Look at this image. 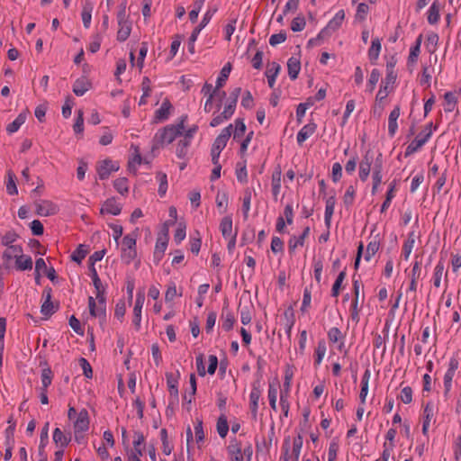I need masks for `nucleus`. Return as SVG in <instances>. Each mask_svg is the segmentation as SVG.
I'll return each mask as SVG.
<instances>
[{
  "label": "nucleus",
  "instance_id": "22",
  "mask_svg": "<svg viewBox=\"0 0 461 461\" xmlns=\"http://www.w3.org/2000/svg\"><path fill=\"white\" fill-rule=\"evenodd\" d=\"M122 207L118 204L114 198L107 199L103 207L100 210L101 214L110 213L113 215H118L121 213Z\"/></svg>",
  "mask_w": 461,
  "mask_h": 461
},
{
  "label": "nucleus",
  "instance_id": "58",
  "mask_svg": "<svg viewBox=\"0 0 461 461\" xmlns=\"http://www.w3.org/2000/svg\"><path fill=\"white\" fill-rule=\"evenodd\" d=\"M157 178L159 181V186H158V194L160 196H164L167 193V175L161 172H158L157 175Z\"/></svg>",
  "mask_w": 461,
  "mask_h": 461
},
{
  "label": "nucleus",
  "instance_id": "20",
  "mask_svg": "<svg viewBox=\"0 0 461 461\" xmlns=\"http://www.w3.org/2000/svg\"><path fill=\"white\" fill-rule=\"evenodd\" d=\"M90 81L86 77H81L74 82L73 93L77 96H82L90 89Z\"/></svg>",
  "mask_w": 461,
  "mask_h": 461
},
{
  "label": "nucleus",
  "instance_id": "26",
  "mask_svg": "<svg viewBox=\"0 0 461 461\" xmlns=\"http://www.w3.org/2000/svg\"><path fill=\"white\" fill-rule=\"evenodd\" d=\"M172 109V104L169 102L168 99H165L160 106L156 112H155V119L158 122H164L166 121L169 114L170 110Z\"/></svg>",
  "mask_w": 461,
  "mask_h": 461
},
{
  "label": "nucleus",
  "instance_id": "16",
  "mask_svg": "<svg viewBox=\"0 0 461 461\" xmlns=\"http://www.w3.org/2000/svg\"><path fill=\"white\" fill-rule=\"evenodd\" d=\"M89 428V415L86 409H82L77 414L74 422V429L76 432H85Z\"/></svg>",
  "mask_w": 461,
  "mask_h": 461
},
{
  "label": "nucleus",
  "instance_id": "2",
  "mask_svg": "<svg viewBox=\"0 0 461 461\" xmlns=\"http://www.w3.org/2000/svg\"><path fill=\"white\" fill-rule=\"evenodd\" d=\"M19 239V235L14 230H8L3 236H1V244L6 247V249L3 252L2 258L4 261L10 262L13 259V255L17 253H23V248L20 245H13Z\"/></svg>",
  "mask_w": 461,
  "mask_h": 461
},
{
  "label": "nucleus",
  "instance_id": "14",
  "mask_svg": "<svg viewBox=\"0 0 461 461\" xmlns=\"http://www.w3.org/2000/svg\"><path fill=\"white\" fill-rule=\"evenodd\" d=\"M241 93V87H235L230 93L224 107V116H232L234 113L239 96Z\"/></svg>",
  "mask_w": 461,
  "mask_h": 461
},
{
  "label": "nucleus",
  "instance_id": "46",
  "mask_svg": "<svg viewBox=\"0 0 461 461\" xmlns=\"http://www.w3.org/2000/svg\"><path fill=\"white\" fill-rule=\"evenodd\" d=\"M191 144V141L187 140H180L176 145V154L179 158H185L188 152V148Z\"/></svg>",
  "mask_w": 461,
  "mask_h": 461
},
{
  "label": "nucleus",
  "instance_id": "4",
  "mask_svg": "<svg viewBox=\"0 0 461 461\" xmlns=\"http://www.w3.org/2000/svg\"><path fill=\"white\" fill-rule=\"evenodd\" d=\"M459 361L460 358L458 352L454 354L449 360L447 370L444 375V396L446 399H448L451 396L452 381L459 367Z\"/></svg>",
  "mask_w": 461,
  "mask_h": 461
},
{
  "label": "nucleus",
  "instance_id": "43",
  "mask_svg": "<svg viewBox=\"0 0 461 461\" xmlns=\"http://www.w3.org/2000/svg\"><path fill=\"white\" fill-rule=\"evenodd\" d=\"M229 431L227 417L222 413L217 420V432L221 438H224Z\"/></svg>",
  "mask_w": 461,
  "mask_h": 461
},
{
  "label": "nucleus",
  "instance_id": "53",
  "mask_svg": "<svg viewBox=\"0 0 461 461\" xmlns=\"http://www.w3.org/2000/svg\"><path fill=\"white\" fill-rule=\"evenodd\" d=\"M414 234L413 232H411L407 240L404 242L403 244V247H402V254H403V257H404V259L407 260L411 253V250L413 249V246H414Z\"/></svg>",
  "mask_w": 461,
  "mask_h": 461
},
{
  "label": "nucleus",
  "instance_id": "52",
  "mask_svg": "<svg viewBox=\"0 0 461 461\" xmlns=\"http://www.w3.org/2000/svg\"><path fill=\"white\" fill-rule=\"evenodd\" d=\"M250 203H251V191L249 188H247L244 191V197L242 203V211L244 219L247 220L249 217V212L250 210Z\"/></svg>",
  "mask_w": 461,
  "mask_h": 461
},
{
  "label": "nucleus",
  "instance_id": "19",
  "mask_svg": "<svg viewBox=\"0 0 461 461\" xmlns=\"http://www.w3.org/2000/svg\"><path fill=\"white\" fill-rule=\"evenodd\" d=\"M15 267L17 270L25 271L32 269V259L23 253L14 254Z\"/></svg>",
  "mask_w": 461,
  "mask_h": 461
},
{
  "label": "nucleus",
  "instance_id": "62",
  "mask_svg": "<svg viewBox=\"0 0 461 461\" xmlns=\"http://www.w3.org/2000/svg\"><path fill=\"white\" fill-rule=\"evenodd\" d=\"M136 249H122V259L125 262V264L129 265L136 258Z\"/></svg>",
  "mask_w": 461,
  "mask_h": 461
},
{
  "label": "nucleus",
  "instance_id": "21",
  "mask_svg": "<svg viewBox=\"0 0 461 461\" xmlns=\"http://www.w3.org/2000/svg\"><path fill=\"white\" fill-rule=\"evenodd\" d=\"M316 123L311 122L304 125L297 133V142L302 145L309 137H311L316 131Z\"/></svg>",
  "mask_w": 461,
  "mask_h": 461
},
{
  "label": "nucleus",
  "instance_id": "56",
  "mask_svg": "<svg viewBox=\"0 0 461 461\" xmlns=\"http://www.w3.org/2000/svg\"><path fill=\"white\" fill-rule=\"evenodd\" d=\"M236 176L239 182L240 183H247L248 181V173L246 169V164L245 163H237L236 166Z\"/></svg>",
  "mask_w": 461,
  "mask_h": 461
},
{
  "label": "nucleus",
  "instance_id": "7",
  "mask_svg": "<svg viewBox=\"0 0 461 461\" xmlns=\"http://www.w3.org/2000/svg\"><path fill=\"white\" fill-rule=\"evenodd\" d=\"M375 159L374 153L371 150H368L359 163V178L362 182H366L367 180L372 164H375Z\"/></svg>",
  "mask_w": 461,
  "mask_h": 461
},
{
  "label": "nucleus",
  "instance_id": "6",
  "mask_svg": "<svg viewBox=\"0 0 461 461\" xmlns=\"http://www.w3.org/2000/svg\"><path fill=\"white\" fill-rule=\"evenodd\" d=\"M303 438L301 434H298L297 437L294 438L293 441V450L292 455L289 456V448H290V438H287L285 439L283 450H284V460L285 461H299V456L301 453V449L303 447Z\"/></svg>",
  "mask_w": 461,
  "mask_h": 461
},
{
  "label": "nucleus",
  "instance_id": "34",
  "mask_svg": "<svg viewBox=\"0 0 461 461\" xmlns=\"http://www.w3.org/2000/svg\"><path fill=\"white\" fill-rule=\"evenodd\" d=\"M370 376H371L370 370L366 369V371L362 376L361 390H360V393H359V399H360L361 403H363V404L366 402V395L368 393V384H369Z\"/></svg>",
  "mask_w": 461,
  "mask_h": 461
},
{
  "label": "nucleus",
  "instance_id": "13",
  "mask_svg": "<svg viewBox=\"0 0 461 461\" xmlns=\"http://www.w3.org/2000/svg\"><path fill=\"white\" fill-rule=\"evenodd\" d=\"M166 378H167V384L168 392L173 400V403H177V402H178L179 372H177L176 375H174L173 373H167Z\"/></svg>",
  "mask_w": 461,
  "mask_h": 461
},
{
  "label": "nucleus",
  "instance_id": "3",
  "mask_svg": "<svg viewBox=\"0 0 461 461\" xmlns=\"http://www.w3.org/2000/svg\"><path fill=\"white\" fill-rule=\"evenodd\" d=\"M231 132L232 124H230L229 126L225 127L214 140V142L211 149L212 164H217V161H219L220 154L221 150L226 147L227 142L231 135Z\"/></svg>",
  "mask_w": 461,
  "mask_h": 461
},
{
  "label": "nucleus",
  "instance_id": "9",
  "mask_svg": "<svg viewBox=\"0 0 461 461\" xmlns=\"http://www.w3.org/2000/svg\"><path fill=\"white\" fill-rule=\"evenodd\" d=\"M119 166L113 163L109 158L99 162L96 170L101 180L107 179L112 172L118 171Z\"/></svg>",
  "mask_w": 461,
  "mask_h": 461
},
{
  "label": "nucleus",
  "instance_id": "42",
  "mask_svg": "<svg viewBox=\"0 0 461 461\" xmlns=\"http://www.w3.org/2000/svg\"><path fill=\"white\" fill-rule=\"evenodd\" d=\"M439 20V4L438 1H434L430 5L428 12V22L430 24H435Z\"/></svg>",
  "mask_w": 461,
  "mask_h": 461
},
{
  "label": "nucleus",
  "instance_id": "10",
  "mask_svg": "<svg viewBox=\"0 0 461 461\" xmlns=\"http://www.w3.org/2000/svg\"><path fill=\"white\" fill-rule=\"evenodd\" d=\"M36 213L40 216H50L58 212V206L49 200L35 203Z\"/></svg>",
  "mask_w": 461,
  "mask_h": 461
},
{
  "label": "nucleus",
  "instance_id": "49",
  "mask_svg": "<svg viewBox=\"0 0 461 461\" xmlns=\"http://www.w3.org/2000/svg\"><path fill=\"white\" fill-rule=\"evenodd\" d=\"M7 177H8V181L6 184L7 193L10 195L17 194L18 191H17V187H16V184H15V179H16L15 175L14 174L13 171L9 170L7 172Z\"/></svg>",
  "mask_w": 461,
  "mask_h": 461
},
{
  "label": "nucleus",
  "instance_id": "29",
  "mask_svg": "<svg viewBox=\"0 0 461 461\" xmlns=\"http://www.w3.org/2000/svg\"><path fill=\"white\" fill-rule=\"evenodd\" d=\"M281 69V67L276 62H272L266 71V76L267 77V83L270 88H274L276 78Z\"/></svg>",
  "mask_w": 461,
  "mask_h": 461
},
{
  "label": "nucleus",
  "instance_id": "17",
  "mask_svg": "<svg viewBox=\"0 0 461 461\" xmlns=\"http://www.w3.org/2000/svg\"><path fill=\"white\" fill-rule=\"evenodd\" d=\"M383 167H384L383 155H382V153H379L376 156V158L375 159V164L372 167V171H373L372 179H373L374 185H380V184L382 182V178H383V176H382Z\"/></svg>",
  "mask_w": 461,
  "mask_h": 461
},
{
  "label": "nucleus",
  "instance_id": "32",
  "mask_svg": "<svg viewBox=\"0 0 461 461\" xmlns=\"http://www.w3.org/2000/svg\"><path fill=\"white\" fill-rule=\"evenodd\" d=\"M457 104V97L456 93L447 92L444 95V111L446 113H451L455 110Z\"/></svg>",
  "mask_w": 461,
  "mask_h": 461
},
{
  "label": "nucleus",
  "instance_id": "44",
  "mask_svg": "<svg viewBox=\"0 0 461 461\" xmlns=\"http://www.w3.org/2000/svg\"><path fill=\"white\" fill-rule=\"evenodd\" d=\"M145 438L140 431L134 432V440H133V447L134 450L131 453L143 455V449L140 446L144 443Z\"/></svg>",
  "mask_w": 461,
  "mask_h": 461
},
{
  "label": "nucleus",
  "instance_id": "55",
  "mask_svg": "<svg viewBox=\"0 0 461 461\" xmlns=\"http://www.w3.org/2000/svg\"><path fill=\"white\" fill-rule=\"evenodd\" d=\"M234 322H235V318H234V315L230 312H228L225 314H222L221 327L225 331H230V330H232Z\"/></svg>",
  "mask_w": 461,
  "mask_h": 461
},
{
  "label": "nucleus",
  "instance_id": "63",
  "mask_svg": "<svg viewBox=\"0 0 461 461\" xmlns=\"http://www.w3.org/2000/svg\"><path fill=\"white\" fill-rule=\"evenodd\" d=\"M380 76H381V74L378 69L374 68L371 71V74H370V77L368 79V84H367V89L369 92H372L375 89V85L379 81Z\"/></svg>",
  "mask_w": 461,
  "mask_h": 461
},
{
  "label": "nucleus",
  "instance_id": "33",
  "mask_svg": "<svg viewBox=\"0 0 461 461\" xmlns=\"http://www.w3.org/2000/svg\"><path fill=\"white\" fill-rule=\"evenodd\" d=\"M93 9H94L93 4L90 1L86 0L85 2V4L83 5V9H82V14H81L83 24L86 28H89V26H90Z\"/></svg>",
  "mask_w": 461,
  "mask_h": 461
},
{
  "label": "nucleus",
  "instance_id": "27",
  "mask_svg": "<svg viewBox=\"0 0 461 461\" xmlns=\"http://www.w3.org/2000/svg\"><path fill=\"white\" fill-rule=\"evenodd\" d=\"M287 70L289 77L295 80L298 77L301 70V62L298 58L291 57L287 61Z\"/></svg>",
  "mask_w": 461,
  "mask_h": 461
},
{
  "label": "nucleus",
  "instance_id": "64",
  "mask_svg": "<svg viewBox=\"0 0 461 461\" xmlns=\"http://www.w3.org/2000/svg\"><path fill=\"white\" fill-rule=\"evenodd\" d=\"M438 36L436 33L431 32L427 36L426 47L429 52L435 51L436 46L438 44Z\"/></svg>",
  "mask_w": 461,
  "mask_h": 461
},
{
  "label": "nucleus",
  "instance_id": "30",
  "mask_svg": "<svg viewBox=\"0 0 461 461\" xmlns=\"http://www.w3.org/2000/svg\"><path fill=\"white\" fill-rule=\"evenodd\" d=\"M422 41V35H419V37L416 39L415 44L411 46L410 50V54L408 57V66L413 65L417 62L418 57L420 52V45Z\"/></svg>",
  "mask_w": 461,
  "mask_h": 461
},
{
  "label": "nucleus",
  "instance_id": "51",
  "mask_svg": "<svg viewBox=\"0 0 461 461\" xmlns=\"http://www.w3.org/2000/svg\"><path fill=\"white\" fill-rule=\"evenodd\" d=\"M380 243L378 240H372L367 244L366 251L365 254V260L370 261L375 254L378 251Z\"/></svg>",
  "mask_w": 461,
  "mask_h": 461
},
{
  "label": "nucleus",
  "instance_id": "47",
  "mask_svg": "<svg viewBox=\"0 0 461 461\" xmlns=\"http://www.w3.org/2000/svg\"><path fill=\"white\" fill-rule=\"evenodd\" d=\"M345 18V12L344 10H339L336 14L335 16L333 17V19H331L329 23H328V25L330 26V28H331L334 32H336L342 24V22Z\"/></svg>",
  "mask_w": 461,
  "mask_h": 461
},
{
  "label": "nucleus",
  "instance_id": "59",
  "mask_svg": "<svg viewBox=\"0 0 461 461\" xmlns=\"http://www.w3.org/2000/svg\"><path fill=\"white\" fill-rule=\"evenodd\" d=\"M368 13H369V6L365 3H360L357 5L355 18H356V20L362 22V21L366 20Z\"/></svg>",
  "mask_w": 461,
  "mask_h": 461
},
{
  "label": "nucleus",
  "instance_id": "18",
  "mask_svg": "<svg viewBox=\"0 0 461 461\" xmlns=\"http://www.w3.org/2000/svg\"><path fill=\"white\" fill-rule=\"evenodd\" d=\"M310 234V227L307 226L303 230V233L300 236H292L288 241V249L290 253H294L295 249L298 246H303L304 240L306 238H308Z\"/></svg>",
  "mask_w": 461,
  "mask_h": 461
},
{
  "label": "nucleus",
  "instance_id": "28",
  "mask_svg": "<svg viewBox=\"0 0 461 461\" xmlns=\"http://www.w3.org/2000/svg\"><path fill=\"white\" fill-rule=\"evenodd\" d=\"M335 203H336V199H335V196H333V195L330 196L326 200L324 221H325V225H326L327 229L330 228L331 217L334 213Z\"/></svg>",
  "mask_w": 461,
  "mask_h": 461
},
{
  "label": "nucleus",
  "instance_id": "38",
  "mask_svg": "<svg viewBox=\"0 0 461 461\" xmlns=\"http://www.w3.org/2000/svg\"><path fill=\"white\" fill-rule=\"evenodd\" d=\"M281 168L278 166L272 174V193L275 197L278 195L281 189Z\"/></svg>",
  "mask_w": 461,
  "mask_h": 461
},
{
  "label": "nucleus",
  "instance_id": "40",
  "mask_svg": "<svg viewBox=\"0 0 461 461\" xmlns=\"http://www.w3.org/2000/svg\"><path fill=\"white\" fill-rule=\"evenodd\" d=\"M25 120H26V114L23 113H21L13 122H11L7 125L6 131L9 134H13V133L16 132L20 129V127L25 122Z\"/></svg>",
  "mask_w": 461,
  "mask_h": 461
},
{
  "label": "nucleus",
  "instance_id": "45",
  "mask_svg": "<svg viewBox=\"0 0 461 461\" xmlns=\"http://www.w3.org/2000/svg\"><path fill=\"white\" fill-rule=\"evenodd\" d=\"M444 269H445L444 264L440 260L435 267L434 275L432 277L433 285L437 288L440 286L441 278L444 274Z\"/></svg>",
  "mask_w": 461,
  "mask_h": 461
},
{
  "label": "nucleus",
  "instance_id": "37",
  "mask_svg": "<svg viewBox=\"0 0 461 461\" xmlns=\"http://www.w3.org/2000/svg\"><path fill=\"white\" fill-rule=\"evenodd\" d=\"M118 25H119V30L117 32V41H125L131 34V23L126 22V23H118Z\"/></svg>",
  "mask_w": 461,
  "mask_h": 461
},
{
  "label": "nucleus",
  "instance_id": "15",
  "mask_svg": "<svg viewBox=\"0 0 461 461\" xmlns=\"http://www.w3.org/2000/svg\"><path fill=\"white\" fill-rule=\"evenodd\" d=\"M88 308L91 316L99 318L101 321L106 320V306L98 304L96 305L95 299L93 296L88 297Z\"/></svg>",
  "mask_w": 461,
  "mask_h": 461
},
{
  "label": "nucleus",
  "instance_id": "31",
  "mask_svg": "<svg viewBox=\"0 0 461 461\" xmlns=\"http://www.w3.org/2000/svg\"><path fill=\"white\" fill-rule=\"evenodd\" d=\"M88 253H89V247L85 244H80L73 251L70 258H71L72 261H75L77 264H81L82 260L86 257V255Z\"/></svg>",
  "mask_w": 461,
  "mask_h": 461
},
{
  "label": "nucleus",
  "instance_id": "54",
  "mask_svg": "<svg viewBox=\"0 0 461 461\" xmlns=\"http://www.w3.org/2000/svg\"><path fill=\"white\" fill-rule=\"evenodd\" d=\"M346 277V270L341 271L337 276L331 289V295L337 297L339 294L341 285Z\"/></svg>",
  "mask_w": 461,
  "mask_h": 461
},
{
  "label": "nucleus",
  "instance_id": "39",
  "mask_svg": "<svg viewBox=\"0 0 461 461\" xmlns=\"http://www.w3.org/2000/svg\"><path fill=\"white\" fill-rule=\"evenodd\" d=\"M230 71H231V64L230 62H228L227 64L224 65V67L221 68V70L220 72V75L216 81V89H220L221 87H222L225 85V83L230 76Z\"/></svg>",
  "mask_w": 461,
  "mask_h": 461
},
{
  "label": "nucleus",
  "instance_id": "11",
  "mask_svg": "<svg viewBox=\"0 0 461 461\" xmlns=\"http://www.w3.org/2000/svg\"><path fill=\"white\" fill-rule=\"evenodd\" d=\"M51 288H46L43 291V296H45V301L41 305V312L47 317L55 313L59 309V303L54 304L51 302Z\"/></svg>",
  "mask_w": 461,
  "mask_h": 461
},
{
  "label": "nucleus",
  "instance_id": "24",
  "mask_svg": "<svg viewBox=\"0 0 461 461\" xmlns=\"http://www.w3.org/2000/svg\"><path fill=\"white\" fill-rule=\"evenodd\" d=\"M400 106L396 105L393 111L389 114L388 118V133L391 137L394 136L398 125H397V119L400 116Z\"/></svg>",
  "mask_w": 461,
  "mask_h": 461
},
{
  "label": "nucleus",
  "instance_id": "41",
  "mask_svg": "<svg viewBox=\"0 0 461 461\" xmlns=\"http://www.w3.org/2000/svg\"><path fill=\"white\" fill-rule=\"evenodd\" d=\"M49 422H46L43 428L41 429L40 445L38 448L39 456H42V454L45 453V447L48 443L49 438Z\"/></svg>",
  "mask_w": 461,
  "mask_h": 461
},
{
  "label": "nucleus",
  "instance_id": "12",
  "mask_svg": "<svg viewBox=\"0 0 461 461\" xmlns=\"http://www.w3.org/2000/svg\"><path fill=\"white\" fill-rule=\"evenodd\" d=\"M397 75L387 73L384 80L382 81L380 89L376 95V101L382 102L385 99L390 92V86L393 85L396 81Z\"/></svg>",
  "mask_w": 461,
  "mask_h": 461
},
{
  "label": "nucleus",
  "instance_id": "5",
  "mask_svg": "<svg viewBox=\"0 0 461 461\" xmlns=\"http://www.w3.org/2000/svg\"><path fill=\"white\" fill-rule=\"evenodd\" d=\"M432 122L426 125L425 129L407 146L404 156L409 157L418 151L430 138Z\"/></svg>",
  "mask_w": 461,
  "mask_h": 461
},
{
  "label": "nucleus",
  "instance_id": "57",
  "mask_svg": "<svg viewBox=\"0 0 461 461\" xmlns=\"http://www.w3.org/2000/svg\"><path fill=\"white\" fill-rule=\"evenodd\" d=\"M194 434H195V441L197 444L203 442L204 440V432L203 429V420L201 419H196V422L194 425Z\"/></svg>",
  "mask_w": 461,
  "mask_h": 461
},
{
  "label": "nucleus",
  "instance_id": "23",
  "mask_svg": "<svg viewBox=\"0 0 461 461\" xmlns=\"http://www.w3.org/2000/svg\"><path fill=\"white\" fill-rule=\"evenodd\" d=\"M53 441L60 449H64L71 441L70 434L66 435L59 428H56L53 431Z\"/></svg>",
  "mask_w": 461,
  "mask_h": 461
},
{
  "label": "nucleus",
  "instance_id": "35",
  "mask_svg": "<svg viewBox=\"0 0 461 461\" xmlns=\"http://www.w3.org/2000/svg\"><path fill=\"white\" fill-rule=\"evenodd\" d=\"M220 230L225 239H228L233 235L231 216L228 215L221 219L220 223Z\"/></svg>",
  "mask_w": 461,
  "mask_h": 461
},
{
  "label": "nucleus",
  "instance_id": "36",
  "mask_svg": "<svg viewBox=\"0 0 461 461\" xmlns=\"http://www.w3.org/2000/svg\"><path fill=\"white\" fill-rule=\"evenodd\" d=\"M381 51V42L378 38L373 39L371 42V47L368 50V58L372 63H375L380 54Z\"/></svg>",
  "mask_w": 461,
  "mask_h": 461
},
{
  "label": "nucleus",
  "instance_id": "61",
  "mask_svg": "<svg viewBox=\"0 0 461 461\" xmlns=\"http://www.w3.org/2000/svg\"><path fill=\"white\" fill-rule=\"evenodd\" d=\"M41 385L49 387L51 384L53 373L50 367H46L41 371Z\"/></svg>",
  "mask_w": 461,
  "mask_h": 461
},
{
  "label": "nucleus",
  "instance_id": "1",
  "mask_svg": "<svg viewBox=\"0 0 461 461\" xmlns=\"http://www.w3.org/2000/svg\"><path fill=\"white\" fill-rule=\"evenodd\" d=\"M187 120V115H182L179 118V122L174 125H167L166 127L160 129L154 137V148H157L158 145L163 146L164 144H169L173 142L176 137L183 134L185 130V123Z\"/></svg>",
  "mask_w": 461,
  "mask_h": 461
},
{
  "label": "nucleus",
  "instance_id": "25",
  "mask_svg": "<svg viewBox=\"0 0 461 461\" xmlns=\"http://www.w3.org/2000/svg\"><path fill=\"white\" fill-rule=\"evenodd\" d=\"M228 453L230 456L231 461H243V455L240 447V443L237 439H232L228 446Z\"/></svg>",
  "mask_w": 461,
  "mask_h": 461
},
{
  "label": "nucleus",
  "instance_id": "8",
  "mask_svg": "<svg viewBox=\"0 0 461 461\" xmlns=\"http://www.w3.org/2000/svg\"><path fill=\"white\" fill-rule=\"evenodd\" d=\"M261 396L260 382L257 380L252 384V390L249 394V409L253 420L257 419L258 401Z\"/></svg>",
  "mask_w": 461,
  "mask_h": 461
},
{
  "label": "nucleus",
  "instance_id": "48",
  "mask_svg": "<svg viewBox=\"0 0 461 461\" xmlns=\"http://www.w3.org/2000/svg\"><path fill=\"white\" fill-rule=\"evenodd\" d=\"M306 26V21L303 14L297 15L291 23V30L294 32H302Z\"/></svg>",
  "mask_w": 461,
  "mask_h": 461
},
{
  "label": "nucleus",
  "instance_id": "50",
  "mask_svg": "<svg viewBox=\"0 0 461 461\" xmlns=\"http://www.w3.org/2000/svg\"><path fill=\"white\" fill-rule=\"evenodd\" d=\"M113 186L118 193L125 195L129 192L128 179L126 177H120L114 180Z\"/></svg>",
  "mask_w": 461,
  "mask_h": 461
},
{
  "label": "nucleus",
  "instance_id": "60",
  "mask_svg": "<svg viewBox=\"0 0 461 461\" xmlns=\"http://www.w3.org/2000/svg\"><path fill=\"white\" fill-rule=\"evenodd\" d=\"M355 194H356V190H355L354 186L349 185L347 188L346 193L343 196V203L347 207H349L353 204Z\"/></svg>",
  "mask_w": 461,
  "mask_h": 461
}]
</instances>
